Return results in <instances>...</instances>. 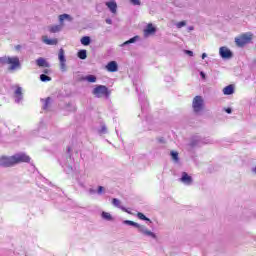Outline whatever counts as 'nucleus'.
I'll use <instances>...</instances> for the list:
<instances>
[{
  "mask_svg": "<svg viewBox=\"0 0 256 256\" xmlns=\"http://www.w3.org/2000/svg\"><path fill=\"white\" fill-rule=\"evenodd\" d=\"M124 225H130L131 227H136L138 229L139 233L144 235V237H150L151 239H157V234L152 232L151 230L147 229V226L141 225L137 222H133L131 220H124Z\"/></svg>",
  "mask_w": 256,
  "mask_h": 256,
  "instance_id": "nucleus-1",
  "label": "nucleus"
},
{
  "mask_svg": "<svg viewBox=\"0 0 256 256\" xmlns=\"http://www.w3.org/2000/svg\"><path fill=\"white\" fill-rule=\"evenodd\" d=\"M205 107V101L202 96H195L192 101V108L196 115H199L203 108Z\"/></svg>",
  "mask_w": 256,
  "mask_h": 256,
  "instance_id": "nucleus-2",
  "label": "nucleus"
},
{
  "mask_svg": "<svg viewBox=\"0 0 256 256\" xmlns=\"http://www.w3.org/2000/svg\"><path fill=\"white\" fill-rule=\"evenodd\" d=\"M92 93L97 97L98 99H101L105 95V97H109L111 95V92H109V88L105 85H98L96 86Z\"/></svg>",
  "mask_w": 256,
  "mask_h": 256,
  "instance_id": "nucleus-3",
  "label": "nucleus"
},
{
  "mask_svg": "<svg viewBox=\"0 0 256 256\" xmlns=\"http://www.w3.org/2000/svg\"><path fill=\"white\" fill-rule=\"evenodd\" d=\"M58 60H59L60 71L62 73H66V71H67V58H65V50H63V48H61L58 52Z\"/></svg>",
  "mask_w": 256,
  "mask_h": 256,
  "instance_id": "nucleus-4",
  "label": "nucleus"
},
{
  "mask_svg": "<svg viewBox=\"0 0 256 256\" xmlns=\"http://www.w3.org/2000/svg\"><path fill=\"white\" fill-rule=\"evenodd\" d=\"M31 158L23 153L15 154L12 156V165H18L19 163H29Z\"/></svg>",
  "mask_w": 256,
  "mask_h": 256,
  "instance_id": "nucleus-5",
  "label": "nucleus"
},
{
  "mask_svg": "<svg viewBox=\"0 0 256 256\" xmlns=\"http://www.w3.org/2000/svg\"><path fill=\"white\" fill-rule=\"evenodd\" d=\"M249 41H251V35L249 34H243L240 37L235 38L237 47H245Z\"/></svg>",
  "mask_w": 256,
  "mask_h": 256,
  "instance_id": "nucleus-6",
  "label": "nucleus"
},
{
  "mask_svg": "<svg viewBox=\"0 0 256 256\" xmlns=\"http://www.w3.org/2000/svg\"><path fill=\"white\" fill-rule=\"evenodd\" d=\"M202 143L204 142H203V139H201V137L199 136L192 137L188 143L189 151H191V149H195V147H201Z\"/></svg>",
  "mask_w": 256,
  "mask_h": 256,
  "instance_id": "nucleus-7",
  "label": "nucleus"
},
{
  "mask_svg": "<svg viewBox=\"0 0 256 256\" xmlns=\"http://www.w3.org/2000/svg\"><path fill=\"white\" fill-rule=\"evenodd\" d=\"M8 65L10 71H15V69L21 68V62H19V57H8Z\"/></svg>",
  "mask_w": 256,
  "mask_h": 256,
  "instance_id": "nucleus-8",
  "label": "nucleus"
},
{
  "mask_svg": "<svg viewBox=\"0 0 256 256\" xmlns=\"http://www.w3.org/2000/svg\"><path fill=\"white\" fill-rule=\"evenodd\" d=\"M219 55L220 57H222L223 59H233V52L227 48V46H222L219 49Z\"/></svg>",
  "mask_w": 256,
  "mask_h": 256,
  "instance_id": "nucleus-9",
  "label": "nucleus"
},
{
  "mask_svg": "<svg viewBox=\"0 0 256 256\" xmlns=\"http://www.w3.org/2000/svg\"><path fill=\"white\" fill-rule=\"evenodd\" d=\"M0 166L1 167H13L12 156H0Z\"/></svg>",
  "mask_w": 256,
  "mask_h": 256,
  "instance_id": "nucleus-10",
  "label": "nucleus"
},
{
  "mask_svg": "<svg viewBox=\"0 0 256 256\" xmlns=\"http://www.w3.org/2000/svg\"><path fill=\"white\" fill-rule=\"evenodd\" d=\"M157 33V28L153 26V24H148L144 29V37H149L151 35H155Z\"/></svg>",
  "mask_w": 256,
  "mask_h": 256,
  "instance_id": "nucleus-11",
  "label": "nucleus"
},
{
  "mask_svg": "<svg viewBox=\"0 0 256 256\" xmlns=\"http://www.w3.org/2000/svg\"><path fill=\"white\" fill-rule=\"evenodd\" d=\"M180 181L181 183H184V185H191V183H193V178L189 176L187 172H183Z\"/></svg>",
  "mask_w": 256,
  "mask_h": 256,
  "instance_id": "nucleus-12",
  "label": "nucleus"
},
{
  "mask_svg": "<svg viewBox=\"0 0 256 256\" xmlns=\"http://www.w3.org/2000/svg\"><path fill=\"white\" fill-rule=\"evenodd\" d=\"M107 71H109L110 73H115L117 72V70L119 69V66L117 65V63L115 61H111L107 64L106 66Z\"/></svg>",
  "mask_w": 256,
  "mask_h": 256,
  "instance_id": "nucleus-13",
  "label": "nucleus"
},
{
  "mask_svg": "<svg viewBox=\"0 0 256 256\" xmlns=\"http://www.w3.org/2000/svg\"><path fill=\"white\" fill-rule=\"evenodd\" d=\"M112 205H114V207H118V209H121L122 211H124L125 213H129L131 214V212H129V210H127V208L121 206V200L114 198L112 200Z\"/></svg>",
  "mask_w": 256,
  "mask_h": 256,
  "instance_id": "nucleus-14",
  "label": "nucleus"
},
{
  "mask_svg": "<svg viewBox=\"0 0 256 256\" xmlns=\"http://www.w3.org/2000/svg\"><path fill=\"white\" fill-rule=\"evenodd\" d=\"M42 42L45 43V45H57L59 40H57V38L49 39L47 36H42Z\"/></svg>",
  "mask_w": 256,
  "mask_h": 256,
  "instance_id": "nucleus-15",
  "label": "nucleus"
},
{
  "mask_svg": "<svg viewBox=\"0 0 256 256\" xmlns=\"http://www.w3.org/2000/svg\"><path fill=\"white\" fill-rule=\"evenodd\" d=\"M106 7H108L111 13H117V2H115V0L106 2Z\"/></svg>",
  "mask_w": 256,
  "mask_h": 256,
  "instance_id": "nucleus-16",
  "label": "nucleus"
},
{
  "mask_svg": "<svg viewBox=\"0 0 256 256\" xmlns=\"http://www.w3.org/2000/svg\"><path fill=\"white\" fill-rule=\"evenodd\" d=\"M15 95H16V103H21V101H23V88L21 87H17L16 91H15Z\"/></svg>",
  "mask_w": 256,
  "mask_h": 256,
  "instance_id": "nucleus-17",
  "label": "nucleus"
},
{
  "mask_svg": "<svg viewBox=\"0 0 256 256\" xmlns=\"http://www.w3.org/2000/svg\"><path fill=\"white\" fill-rule=\"evenodd\" d=\"M36 65H38V67H47V68L51 67L49 62H47V60H45V58H42V57L36 60Z\"/></svg>",
  "mask_w": 256,
  "mask_h": 256,
  "instance_id": "nucleus-18",
  "label": "nucleus"
},
{
  "mask_svg": "<svg viewBox=\"0 0 256 256\" xmlns=\"http://www.w3.org/2000/svg\"><path fill=\"white\" fill-rule=\"evenodd\" d=\"M224 95H233L235 93V86L228 85L223 89Z\"/></svg>",
  "mask_w": 256,
  "mask_h": 256,
  "instance_id": "nucleus-19",
  "label": "nucleus"
},
{
  "mask_svg": "<svg viewBox=\"0 0 256 256\" xmlns=\"http://www.w3.org/2000/svg\"><path fill=\"white\" fill-rule=\"evenodd\" d=\"M41 101L44 103L43 110L49 111V107H51V97H47L46 99H41Z\"/></svg>",
  "mask_w": 256,
  "mask_h": 256,
  "instance_id": "nucleus-20",
  "label": "nucleus"
},
{
  "mask_svg": "<svg viewBox=\"0 0 256 256\" xmlns=\"http://www.w3.org/2000/svg\"><path fill=\"white\" fill-rule=\"evenodd\" d=\"M137 41H139V36H134V37L130 38L128 41H125L124 43H122L120 45V47H125L127 45H131V43H137Z\"/></svg>",
  "mask_w": 256,
  "mask_h": 256,
  "instance_id": "nucleus-21",
  "label": "nucleus"
},
{
  "mask_svg": "<svg viewBox=\"0 0 256 256\" xmlns=\"http://www.w3.org/2000/svg\"><path fill=\"white\" fill-rule=\"evenodd\" d=\"M170 156H171L173 163H179V152L172 150L170 152Z\"/></svg>",
  "mask_w": 256,
  "mask_h": 256,
  "instance_id": "nucleus-22",
  "label": "nucleus"
},
{
  "mask_svg": "<svg viewBox=\"0 0 256 256\" xmlns=\"http://www.w3.org/2000/svg\"><path fill=\"white\" fill-rule=\"evenodd\" d=\"M83 81H88V83H96L97 77L95 75H87L83 78Z\"/></svg>",
  "mask_w": 256,
  "mask_h": 256,
  "instance_id": "nucleus-23",
  "label": "nucleus"
},
{
  "mask_svg": "<svg viewBox=\"0 0 256 256\" xmlns=\"http://www.w3.org/2000/svg\"><path fill=\"white\" fill-rule=\"evenodd\" d=\"M61 29H63V26L54 25V26H50L49 31H50V33H59V31H61Z\"/></svg>",
  "mask_w": 256,
  "mask_h": 256,
  "instance_id": "nucleus-24",
  "label": "nucleus"
},
{
  "mask_svg": "<svg viewBox=\"0 0 256 256\" xmlns=\"http://www.w3.org/2000/svg\"><path fill=\"white\" fill-rule=\"evenodd\" d=\"M65 19H67V21H73V17H71V15H69V14H61V15L59 16V21H60V23H63V21H64Z\"/></svg>",
  "mask_w": 256,
  "mask_h": 256,
  "instance_id": "nucleus-25",
  "label": "nucleus"
},
{
  "mask_svg": "<svg viewBox=\"0 0 256 256\" xmlns=\"http://www.w3.org/2000/svg\"><path fill=\"white\" fill-rule=\"evenodd\" d=\"M80 41L82 45H85V46L91 45V37L89 36L82 37Z\"/></svg>",
  "mask_w": 256,
  "mask_h": 256,
  "instance_id": "nucleus-26",
  "label": "nucleus"
},
{
  "mask_svg": "<svg viewBox=\"0 0 256 256\" xmlns=\"http://www.w3.org/2000/svg\"><path fill=\"white\" fill-rule=\"evenodd\" d=\"M101 217L106 221H113V216L109 212H102Z\"/></svg>",
  "mask_w": 256,
  "mask_h": 256,
  "instance_id": "nucleus-27",
  "label": "nucleus"
},
{
  "mask_svg": "<svg viewBox=\"0 0 256 256\" xmlns=\"http://www.w3.org/2000/svg\"><path fill=\"white\" fill-rule=\"evenodd\" d=\"M137 217L140 218L142 221H148L149 223H152L151 219L147 218L145 214L138 212Z\"/></svg>",
  "mask_w": 256,
  "mask_h": 256,
  "instance_id": "nucleus-28",
  "label": "nucleus"
},
{
  "mask_svg": "<svg viewBox=\"0 0 256 256\" xmlns=\"http://www.w3.org/2000/svg\"><path fill=\"white\" fill-rule=\"evenodd\" d=\"M78 57L82 60L87 59V50H80L78 52Z\"/></svg>",
  "mask_w": 256,
  "mask_h": 256,
  "instance_id": "nucleus-29",
  "label": "nucleus"
},
{
  "mask_svg": "<svg viewBox=\"0 0 256 256\" xmlns=\"http://www.w3.org/2000/svg\"><path fill=\"white\" fill-rule=\"evenodd\" d=\"M40 81H42L43 83H47V81H51V77L47 76V74H41Z\"/></svg>",
  "mask_w": 256,
  "mask_h": 256,
  "instance_id": "nucleus-30",
  "label": "nucleus"
},
{
  "mask_svg": "<svg viewBox=\"0 0 256 256\" xmlns=\"http://www.w3.org/2000/svg\"><path fill=\"white\" fill-rule=\"evenodd\" d=\"M8 62H9V57H7V56L0 57V64L1 65L8 64Z\"/></svg>",
  "mask_w": 256,
  "mask_h": 256,
  "instance_id": "nucleus-31",
  "label": "nucleus"
},
{
  "mask_svg": "<svg viewBox=\"0 0 256 256\" xmlns=\"http://www.w3.org/2000/svg\"><path fill=\"white\" fill-rule=\"evenodd\" d=\"M186 25H187V21H185V20L176 23L177 29H181L182 27H185Z\"/></svg>",
  "mask_w": 256,
  "mask_h": 256,
  "instance_id": "nucleus-32",
  "label": "nucleus"
},
{
  "mask_svg": "<svg viewBox=\"0 0 256 256\" xmlns=\"http://www.w3.org/2000/svg\"><path fill=\"white\" fill-rule=\"evenodd\" d=\"M103 191H105V187L99 186V187H98V190H97L98 195H102V194H103Z\"/></svg>",
  "mask_w": 256,
  "mask_h": 256,
  "instance_id": "nucleus-33",
  "label": "nucleus"
},
{
  "mask_svg": "<svg viewBox=\"0 0 256 256\" xmlns=\"http://www.w3.org/2000/svg\"><path fill=\"white\" fill-rule=\"evenodd\" d=\"M130 3H132V5H141V0H130Z\"/></svg>",
  "mask_w": 256,
  "mask_h": 256,
  "instance_id": "nucleus-34",
  "label": "nucleus"
},
{
  "mask_svg": "<svg viewBox=\"0 0 256 256\" xmlns=\"http://www.w3.org/2000/svg\"><path fill=\"white\" fill-rule=\"evenodd\" d=\"M100 133H103V134L107 133V126L103 125L101 127Z\"/></svg>",
  "mask_w": 256,
  "mask_h": 256,
  "instance_id": "nucleus-35",
  "label": "nucleus"
},
{
  "mask_svg": "<svg viewBox=\"0 0 256 256\" xmlns=\"http://www.w3.org/2000/svg\"><path fill=\"white\" fill-rule=\"evenodd\" d=\"M184 53L186 55H189V57H193V51H191V50H185Z\"/></svg>",
  "mask_w": 256,
  "mask_h": 256,
  "instance_id": "nucleus-36",
  "label": "nucleus"
},
{
  "mask_svg": "<svg viewBox=\"0 0 256 256\" xmlns=\"http://www.w3.org/2000/svg\"><path fill=\"white\" fill-rule=\"evenodd\" d=\"M88 193L90 195H95V193H97V191L95 189H93V188H89Z\"/></svg>",
  "mask_w": 256,
  "mask_h": 256,
  "instance_id": "nucleus-37",
  "label": "nucleus"
},
{
  "mask_svg": "<svg viewBox=\"0 0 256 256\" xmlns=\"http://www.w3.org/2000/svg\"><path fill=\"white\" fill-rule=\"evenodd\" d=\"M106 23H107L108 25H112V24H113V20L107 18V19H106Z\"/></svg>",
  "mask_w": 256,
  "mask_h": 256,
  "instance_id": "nucleus-38",
  "label": "nucleus"
},
{
  "mask_svg": "<svg viewBox=\"0 0 256 256\" xmlns=\"http://www.w3.org/2000/svg\"><path fill=\"white\" fill-rule=\"evenodd\" d=\"M200 76L202 77V79H206L207 78V76L205 75V72H203V71L200 72Z\"/></svg>",
  "mask_w": 256,
  "mask_h": 256,
  "instance_id": "nucleus-39",
  "label": "nucleus"
},
{
  "mask_svg": "<svg viewBox=\"0 0 256 256\" xmlns=\"http://www.w3.org/2000/svg\"><path fill=\"white\" fill-rule=\"evenodd\" d=\"M225 111H226V113H228V114H231V113L233 112V110H232L231 108H226Z\"/></svg>",
  "mask_w": 256,
  "mask_h": 256,
  "instance_id": "nucleus-40",
  "label": "nucleus"
},
{
  "mask_svg": "<svg viewBox=\"0 0 256 256\" xmlns=\"http://www.w3.org/2000/svg\"><path fill=\"white\" fill-rule=\"evenodd\" d=\"M43 73H44L45 75H48V73H50V70H49V69H44Z\"/></svg>",
  "mask_w": 256,
  "mask_h": 256,
  "instance_id": "nucleus-41",
  "label": "nucleus"
},
{
  "mask_svg": "<svg viewBox=\"0 0 256 256\" xmlns=\"http://www.w3.org/2000/svg\"><path fill=\"white\" fill-rule=\"evenodd\" d=\"M194 29H195V27H193V26L188 27V31H194Z\"/></svg>",
  "mask_w": 256,
  "mask_h": 256,
  "instance_id": "nucleus-42",
  "label": "nucleus"
},
{
  "mask_svg": "<svg viewBox=\"0 0 256 256\" xmlns=\"http://www.w3.org/2000/svg\"><path fill=\"white\" fill-rule=\"evenodd\" d=\"M15 49H16V51H19V49H21V45H16Z\"/></svg>",
  "mask_w": 256,
  "mask_h": 256,
  "instance_id": "nucleus-43",
  "label": "nucleus"
},
{
  "mask_svg": "<svg viewBox=\"0 0 256 256\" xmlns=\"http://www.w3.org/2000/svg\"><path fill=\"white\" fill-rule=\"evenodd\" d=\"M207 57V53L202 54V59H205Z\"/></svg>",
  "mask_w": 256,
  "mask_h": 256,
  "instance_id": "nucleus-44",
  "label": "nucleus"
},
{
  "mask_svg": "<svg viewBox=\"0 0 256 256\" xmlns=\"http://www.w3.org/2000/svg\"><path fill=\"white\" fill-rule=\"evenodd\" d=\"M252 173H254V175H256V166L252 169Z\"/></svg>",
  "mask_w": 256,
  "mask_h": 256,
  "instance_id": "nucleus-45",
  "label": "nucleus"
},
{
  "mask_svg": "<svg viewBox=\"0 0 256 256\" xmlns=\"http://www.w3.org/2000/svg\"><path fill=\"white\" fill-rule=\"evenodd\" d=\"M160 143H163V139H160Z\"/></svg>",
  "mask_w": 256,
  "mask_h": 256,
  "instance_id": "nucleus-46",
  "label": "nucleus"
}]
</instances>
